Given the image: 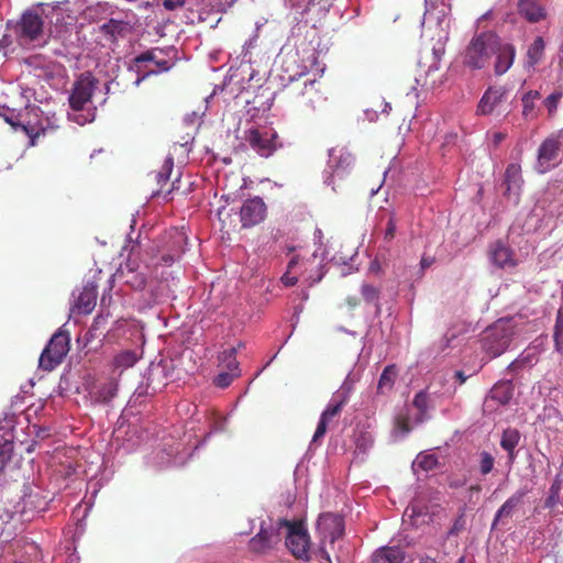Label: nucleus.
Returning a JSON list of instances; mask_svg holds the SVG:
<instances>
[{"label": "nucleus", "mask_w": 563, "mask_h": 563, "mask_svg": "<svg viewBox=\"0 0 563 563\" xmlns=\"http://www.w3.org/2000/svg\"><path fill=\"white\" fill-rule=\"evenodd\" d=\"M498 35L493 31L475 34L463 52V65L472 70L485 68L494 56Z\"/></svg>", "instance_id": "f257e3e1"}, {"label": "nucleus", "mask_w": 563, "mask_h": 563, "mask_svg": "<svg viewBox=\"0 0 563 563\" xmlns=\"http://www.w3.org/2000/svg\"><path fill=\"white\" fill-rule=\"evenodd\" d=\"M279 526L285 538V544L291 554L301 560H309L310 540L303 523L298 520L279 519Z\"/></svg>", "instance_id": "f03ea898"}, {"label": "nucleus", "mask_w": 563, "mask_h": 563, "mask_svg": "<svg viewBox=\"0 0 563 563\" xmlns=\"http://www.w3.org/2000/svg\"><path fill=\"white\" fill-rule=\"evenodd\" d=\"M69 351V335L66 331L58 330L43 350L38 364L44 371L51 372L58 366Z\"/></svg>", "instance_id": "7ed1b4c3"}, {"label": "nucleus", "mask_w": 563, "mask_h": 563, "mask_svg": "<svg viewBox=\"0 0 563 563\" xmlns=\"http://www.w3.org/2000/svg\"><path fill=\"white\" fill-rule=\"evenodd\" d=\"M283 537L279 519L268 527L262 525L260 531L249 541V549L252 553L267 555L282 544Z\"/></svg>", "instance_id": "20e7f679"}, {"label": "nucleus", "mask_w": 563, "mask_h": 563, "mask_svg": "<svg viewBox=\"0 0 563 563\" xmlns=\"http://www.w3.org/2000/svg\"><path fill=\"white\" fill-rule=\"evenodd\" d=\"M170 52H174V49H163L159 47H154L135 56L133 58V66L137 68V73H140L141 65L143 63L151 62L154 63L156 66V69L145 70L143 75L139 76L135 80V84L139 85L142 80H144L151 75L168 71L175 65V63L173 58H165L164 56L168 55V53Z\"/></svg>", "instance_id": "39448f33"}, {"label": "nucleus", "mask_w": 563, "mask_h": 563, "mask_svg": "<svg viewBox=\"0 0 563 563\" xmlns=\"http://www.w3.org/2000/svg\"><path fill=\"white\" fill-rule=\"evenodd\" d=\"M245 141L262 157H269L283 146L278 134L273 130L250 129L245 132Z\"/></svg>", "instance_id": "423d86ee"}, {"label": "nucleus", "mask_w": 563, "mask_h": 563, "mask_svg": "<svg viewBox=\"0 0 563 563\" xmlns=\"http://www.w3.org/2000/svg\"><path fill=\"white\" fill-rule=\"evenodd\" d=\"M98 80L91 73H82L74 82L71 92L68 98L69 107L74 111H80L91 101Z\"/></svg>", "instance_id": "0eeeda50"}, {"label": "nucleus", "mask_w": 563, "mask_h": 563, "mask_svg": "<svg viewBox=\"0 0 563 563\" xmlns=\"http://www.w3.org/2000/svg\"><path fill=\"white\" fill-rule=\"evenodd\" d=\"M561 145L560 133H552L541 143L537 156L538 173L544 174L558 165Z\"/></svg>", "instance_id": "6e6552de"}, {"label": "nucleus", "mask_w": 563, "mask_h": 563, "mask_svg": "<svg viewBox=\"0 0 563 563\" xmlns=\"http://www.w3.org/2000/svg\"><path fill=\"white\" fill-rule=\"evenodd\" d=\"M44 31L43 18L33 10L25 11L18 22V38L21 43L34 42L42 37Z\"/></svg>", "instance_id": "1a4fd4ad"}, {"label": "nucleus", "mask_w": 563, "mask_h": 563, "mask_svg": "<svg viewBox=\"0 0 563 563\" xmlns=\"http://www.w3.org/2000/svg\"><path fill=\"white\" fill-rule=\"evenodd\" d=\"M511 342V334L508 329L504 327H494L486 331L483 340L485 352L492 357L501 355Z\"/></svg>", "instance_id": "9d476101"}, {"label": "nucleus", "mask_w": 563, "mask_h": 563, "mask_svg": "<svg viewBox=\"0 0 563 563\" xmlns=\"http://www.w3.org/2000/svg\"><path fill=\"white\" fill-rule=\"evenodd\" d=\"M266 205L260 197L244 201L240 208V222L242 228H252L260 224L266 218Z\"/></svg>", "instance_id": "9b49d317"}, {"label": "nucleus", "mask_w": 563, "mask_h": 563, "mask_svg": "<svg viewBox=\"0 0 563 563\" xmlns=\"http://www.w3.org/2000/svg\"><path fill=\"white\" fill-rule=\"evenodd\" d=\"M174 170V158L172 156H168L165 158L161 169L156 174V181L161 186L159 190L156 192V195H163L164 199L166 201L173 200L172 195L175 191L179 190L180 185V174H177V176L172 181V185L164 189V187L167 185L172 174Z\"/></svg>", "instance_id": "f8f14e48"}, {"label": "nucleus", "mask_w": 563, "mask_h": 563, "mask_svg": "<svg viewBox=\"0 0 563 563\" xmlns=\"http://www.w3.org/2000/svg\"><path fill=\"white\" fill-rule=\"evenodd\" d=\"M507 89L504 86H490L482 96L476 113L479 115L492 114L495 109L505 100Z\"/></svg>", "instance_id": "ddd939ff"}, {"label": "nucleus", "mask_w": 563, "mask_h": 563, "mask_svg": "<svg viewBox=\"0 0 563 563\" xmlns=\"http://www.w3.org/2000/svg\"><path fill=\"white\" fill-rule=\"evenodd\" d=\"M288 89H289V93H291L296 97L301 96L302 103L306 107L313 108L314 103L318 102L322 98V96L320 93L319 85L314 79H306L302 82V87H301V84H298V82L294 84V85L289 86Z\"/></svg>", "instance_id": "4468645a"}, {"label": "nucleus", "mask_w": 563, "mask_h": 563, "mask_svg": "<svg viewBox=\"0 0 563 563\" xmlns=\"http://www.w3.org/2000/svg\"><path fill=\"white\" fill-rule=\"evenodd\" d=\"M494 48L495 60V74L500 76L504 75L512 66L516 57V48L510 43H504L498 36V45Z\"/></svg>", "instance_id": "2eb2a0df"}, {"label": "nucleus", "mask_w": 563, "mask_h": 563, "mask_svg": "<svg viewBox=\"0 0 563 563\" xmlns=\"http://www.w3.org/2000/svg\"><path fill=\"white\" fill-rule=\"evenodd\" d=\"M318 529L324 533L325 539L333 543L343 533V520L338 515H322L318 521Z\"/></svg>", "instance_id": "dca6fc26"}, {"label": "nucleus", "mask_w": 563, "mask_h": 563, "mask_svg": "<svg viewBox=\"0 0 563 563\" xmlns=\"http://www.w3.org/2000/svg\"><path fill=\"white\" fill-rule=\"evenodd\" d=\"M317 260V254L312 253L308 257L302 255H295L287 265V272L282 276V282L285 286L290 287L297 284L298 277L296 275H291V271L300 266L302 268V274H307L309 271V266L312 265Z\"/></svg>", "instance_id": "f3484780"}, {"label": "nucleus", "mask_w": 563, "mask_h": 563, "mask_svg": "<svg viewBox=\"0 0 563 563\" xmlns=\"http://www.w3.org/2000/svg\"><path fill=\"white\" fill-rule=\"evenodd\" d=\"M489 257L493 264L499 268L516 266L512 251L501 241H496L490 245Z\"/></svg>", "instance_id": "a211bd4d"}, {"label": "nucleus", "mask_w": 563, "mask_h": 563, "mask_svg": "<svg viewBox=\"0 0 563 563\" xmlns=\"http://www.w3.org/2000/svg\"><path fill=\"white\" fill-rule=\"evenodd\" d=\"M518 12L530 23H538L547 18V12L539 0H519Z\"/></svg>", "instance_id": "6ab92c4d"}, {"label": "nucleus", "mask_w": 563, "mask_h": 563, "mask_svg": "<svg viewBox=\"0 0 563 563\" xmlns=\"http://www.w3.org/2000/svg\"><path fill=\"white\" fill-rule=\"evenodd\" d=\"M526 495V489H519L512 494L497 510L494 518L493 528L496 527L497 523L504 518H511L515 511L521 506Z\"/></svg>", "instance_id": "aec40b11"}, {"label": "nucleus", "mask_w": 563, "mask_h": 563, "mask_svg": "<svg viewBox=\"0 0 563 563\" xmlns=\"http://www.w3.org/2000/svg\"><path fill=\"white\" fill-rule=\"evenodd\" d=\"M186 240L187 238L183 232L175 230L170 233L169 250L166 254L162 255V262L164 265L169 266L180 257L185 251L184 246L186 244Z\"/></svg>", "instance_id": "412c9836"}, {"label": "nucleus", "mask_w": 563, "mask_h": 563, "mask_svg": "<svg viewBox=\"0 0 563 563\" xmlns=\"http://www.w3.org/2000/svg\"><path fill=\"white\" fill-rule=\"evenodd\" d=\"M347 401L349 394L346 391L335 393L320 417L330 423L334 418L341 415Z\"/></svg>", "instance_id": "4be33fe9"}, {"label": "nucleus", "mask_w": 563, "mask_h": 563, "mask_svg": "<svg viewBox=\"0 0 563 563\" xmlns=\"http://www.w3.org/2000/svg\"><path fill=\"white\" fill-rule=\"evenodd\" d=\"M118 386V380L115 378H111L108 382L96 386L91 391V398L96 402L108 404L117 396Z\"/></svg>", "instance_id": "5701e85b"}, {"label": "nucleus", "mask_w": 563, "mask_h": 563, "mask_svg": "<svg viewBox=\"0 0 563 563\" xmlns=\"http://www.w3.org/2000/svg\"><path fill=\"white\" fill-rule=\"evenodd\" d=\"M520 432L515 428H507L503 431L500 446L508 454V462L512 464L517 457L516 448L520 441Z\"/></svg>", "instance_id": "b1692460"}, {"label": "nucleus", "mask_w": 563, "mask_h": 563, "mask_svg": "<svg viewBox=\"0 0 563 563\" xmlns=\"http://www.w3.org/2000/svg\"><path fill=\"white\" fill-rule=\"evenodd\" d=\"M59 129V124L57 123V120L54 119L53 121L51 119H46V124L44 125L43 122L40 123L38 128L32 126V125H22V130L25 132V134L30 137V145L35 146L36 140L43 135H47L49 133L55 132Z\"/></svg>", "instance_id": "393cba45"}, {"label": "nucleus", "mask_w": 563, "mask_h": 563, "mask_svg": "<svg viewBox=\"0 0 563 563\" xmlns=\"http://www.w3.org/2000/svg\"><path fill=\"white\" fill-rule=\"evenodd\" d=\"M140 357L141 354H139L136 350H123L114 355L112 360L113 369L119 371L121 374L134 366Z\"/></svg>", "instance_id": "a878e982"}, {"label": "nucleus", "mask_w": 563, "mask_h": 563, "mask_svg": "<svg viewBox=\"0 0 563 563\" xmlns=\"http://www.w3.org/2000/svg\"><path fill=\"white\" fill-rule=\"evenodd\" d=\"M97 290L95 287H84L77 300L76 308L79 313L88 314L96 307Z\"/></svg>", "instance_id": "bb28decb"}, {"label": "nucleus", "mask_w": 563, "mask_h": 563, "mask_svg": "<svg viewBox=\"0 0 563 563\" xmlns=\"http://www.w3.org/2000/svg\"><path fill=\"white\" fill-rule=\"evenodd\" d=\"M330 162L334 166V173L339 174L340 170L349 169L353 163V155L345 148H332L330 151Z\"/></svg>", "instance_id": "cd10ccee"}, {"label": "nucleus", "mask_w": 563, "mask_h": 563, "mask_svg": "<svg viewBox=\"0 0 563 563\" xmlns=\"http://www.w3.org/2000/svg\"><path fill=\"white\" fill-rule=\"evenodd\" d=\"M119 276L123 279L124 284L129 285L135 290H142L146 285V277L143 273L136 272L128 264L125 268L119 271Z\"/></svg>", "instance_id": "c85d7f7f"}, {"label": "nucleus", "mask_w": 563, "mask_h": 563, "mask_svg": "<svg viewBox=\"0 0 563 563\" xmlns=\"http://www.w3.org/2000/svg\"><path fill=\"white\" fill-rule=\"evenodd\" d=\"M514 395V386L511 382H499L494 385L490 390V398L499 405H507Z\"/></svg>", "instance_id": "c756f323"}, {"label": "nucleus", "mask_w": 563, "mask_h": 563, "mask_svg": "<svg viewBox=\"0 0 563 563\" xmlns=\"http://www.w3.org/2000/svg\"><path fill=\"white\" fill-rule=\"evenodd\" d=\"M544 51L545 42L543 37H536L527 51V65L529 67H534L536 65H538L544 57Z\"/></svg>", "instance_id": "7c9ffc66"}, {"label": "nucleus", "mask_w": 563, "mask_h": 563, "mask_svg": "<svg viewBox=\"0 0 563 563\" xmlns=\"http://www.w3.org/2000/svg\"><path fill=\"white\" fill-rule=\"evenodd\" d=\"M539 98L540 92L538 90H529L522 96V115L525 119L532 120L537 118L536 100Z\"/></svg>", "instance_id": "2f4dec72"}, {"label": "nucleus", "mask_w": 563, "mask_h": 563, "mask_svg": "<svg viewBox=\"0 0 563 563\" xmlns=\"http://www.w3.org/2000/svg\"><path fill=\"white\" fill-rule=\"evenodd\" d=\"M397 377V368L395 365H388L384 368L377 385V390L380 394L391 390L395 379Z\"/></svg>", "instance_id": "473e14b6"}, {"label": "nucleus", "mask_w": 563, "mask_h": 563, "mask_svg": "<svg viewBox=\"0 0 563 563\" xmlns=\"http://www.w3.org/2000/svg\"><path fill=\"white\" fill-rule=\"evenodd\" d=\"M563 481L558 475L549 488L548 496L544 500V508L553 510L560 503L561 490Z\"/></svg>", "instance_id": "72a5a7b5"}, {"label": "nucleus", "mask_w": 563, "mask_h": 563, "mask_svg": "<svg viewBox=\"0 0 563 563\" xmlns=\"http://www.w3.org/2000/svg\"><path fill=\"white\" fill-rule=\"evenodd\" d=\"M126 26L128 24L125 22L111 19L101 25V31L114 40L117 36H123Z\"/></svg>", "instance_id": "f704fd0d"}, {"label": "nucleus", "mask_w": 563, "mask_h": 563, "mask_svg": "<svg viewBox=\"0 0 563 563\" xmlns=\"http://www.w3.org/2000/svg\"><path fill=\"white\" fill-rule=\"evenodd\" d=\"M521 180V167L519 164H509L505 172V183L507 184V190H511L512 187L519 185Z\"/></svg>", "instance_id": "c9c22d12"}, {"label": "nucleus", "mask_w": 563, "mask_h": 563, "mask_svg": "<svg viewBox=\"0 0 563 563\" xmlns=\"http://www.w3.org/2000/svg\"><path fill=\"white\" fill-rule=\"evenodd\" d=\"M236 347H231L223 351L219 357L220 364L230 372H235L239 368V362L236 361Z\"/></svg>", "instance_id": "e433bc0d"}, {"label": "nucleus", "mask_w": 563, "mask_h": 563, "mask_svg": "<svg viewBox=\"0 0 563 563\" xmlns=\"http://www.w3.org/2000/svg\"><path fill=\"white\" fill-rule=\"evenodd\" d=\"M563 98V90L561 88L555 89L551 95H549L543 100V106L545 107L548 114L550 118L554 117L558 110V106Z\"/></svg>", "instance_id": "4c0bfd02"}, {"label": "nucleus", "mask_w": 563, "mask_h": 563, "mask_svg": "<svg viewBox=\"0 0 563 563\" xmlns=\"http://www.w3.org/2000/svg\"><path fill=\"white\" fill-rule=\"evenodd\" d=\"M379 289L371 284H363L361 286V295L366 303H375L377 309H379L378 299H379Z\"/></svg>", "instance_id": "58836bf2"}, {"label": "nucleus", "mask_w": 563, "mask_h": 563, "mask_svg": "<svg viewBox=\"0 0 563 563\" xmlns=\"http://www.w3.org/2000/svg\"><path fill=\"white\" fill-rule=\"evenodd\" d=\"M13 454V442L4 441L0 444V472L4 470L11 461Z\"/></svg>", "instance_id": "ea45409f"}, {"label": "nucleus", "mask_w": 563, "mask_h": 563, "mask_svg": "<svg viewBox=\"0 0 563 563\" xmlns=\"http://www.w3.org/2000/svg\"><path fill=\"white\" fill-rule=\"evenodd\" d=\"M495 460L489 452L483 451L479 454V471L482 475L489 474L494 468Z\"/></svg>", "instance_id": "a19ab883"}, {"label": "nucleus", "mask_w": 563, "mask_h": 563, "mask_svg": "<svg viewBox=\"0 0 563 563\" xmlns=\"http://www.w3.org/2000/svg\"><path fill=\"white\" fill-rule=\"evenodd\" d=\"M439 70V58L435 54L432 55V63L429 65L428 70L426 71V76L423 79L416 78V81L421 86L433 85L435 80H429V77Z\"/></svg>", "instance_id": "79ce46f5"}, {"label": "nucleus", "mask_w": 563, "mask_h": 563, "mask_svg": "<svg viewBox=\"0 0 563 563\" xmlns=\"http://www.w3.org/2000/svg\"><path fill=\"white\" fill-rule=\"evenodd\" d=\"M0 117L3 118V120L9 123L11 126H13L14 129L16 128H21L22 129V123L19 122L18 120V114L15 113L14 110L12 109H9L8 107H0Z\"/></svg>", "instance_id": "37998d69"}, {"label": "nucleus", "mask_w": 563, "mask_h": 563, "mask_svg": "<svg viewBox=\"0 0 563 563\" xmlns=\"http://www.w3.org/2000/svg\"><path fill=\"white\" fill-rule=\"evenodd\" d=\"M384 559L389 563H401L405 559L404 552L399 548L383 549Z\"/></svg>", "instance_id": "c03bdc74"}, {"label": "nucleus", "mask_w": 563, "mask_h": 563, "mask_svg": "<svg viewBox=\"0 0 563 563\" xmlns=\"http://www.w3.org/2000/svg\"><path fill=\"white\" fill-rule=\"evenodd\" d=\"M412 405L419 410L421 415H426L429 408V397L424 390L416 394Z\"/></svg>", "instance_id": "a18cd8bd"}, {"label": "nucleus", "mask_w": 563, "mask_h": 563, "mask_svg": "<svg viewBox=\"0 0 563 563\" xmlns=\"http://www.w3.org/2000/svg\"><path fill=\"white\" fill-rule=\"evenodd\" d=\"M416 463L424 471L433 470L438 464V459L432 454L418 455Z\"/></svg>", "instance_id": "49530a36"}, {"label": "nucleus", "mask_w": 563, "mask_h": 563, "mask_svg": "<svg viewBox=\"0 0 563 563\" xmlns=\"http://www.w3.org/2000/svg\"><path fill=\"white\" fill-rule=\"evenodd\" d=\"M554 342L556 349H560L563 345V313L561 311H559L556 316L554 328Z\"/></svg>", "instance_id": "de8ad7c7"}, {"label": "nucleus", "mask_w": 563, "mask_h": 563, "mask_svg": "<svg viewBox=\"0 0 563 563\" xmlns=\"http://www.w3.org/2000/svg\"><path fill=\"white\" fill-rule=\"evenodd\" d=\"M234 376H238V374H235L234 372H230V371L220 373L214 378V384H216V386H218L220 388H225L232 383Z\"/></svg>", "instance_id": "09e8293b"}, {"label": "nucleus", "mask_w": 563, "mask_h": 563, "mask_svg": "<svg viewBox=\"0 0 563 563\" xmlns=\"http://www.w3.org/2000/svg\"><path fill=\"white\" fill-rule=\"evenodd\" d=\"M329 423L320 417L317 429L314 431L312 442H318L327 433Z\"/></svg>", "instance_id": "8fccbe9b"}, {"label": "nucleus", "mask_w": 563, "mask_h": 563, "mask_svg": "<svg viewBox=\"0 0 563 563\" xmlns=\"http://www.w3.org/2000/svg\"><path fill=\"white\" fill-rule=\"evenodd\" d=\"M396 235V220L395 217L391 216L387 222V228L385 230L384 239L385 241H391Z\"/></svg>", "instance_id": "3c124183"}, {"label": "nucleus", "mask_w": 563, "mask_h": 563, "mask_svg": "<svg viewBox=\"0 0 563 563\" xmlns=\"http://www.w3.org/2000/svg\"><path fill=\"white\" fill-rule=\"evenodd\" d=\"M163 373H164V368L161 367L159 365L150 368V373H148V377H147V386L148 387L152 386L155 382V378L158 377L159 375H162Z\"/></svg>", "instance_id": "603ef678"}, {"label": "nucleus", "mask_w": 563, "mask_h": 563, "mask_svg": "<svg viewBox=\"0 0 563 563\" xmlns=\"http://www.w3.org/2000/svg\"><path fill=\"white\" fill-rule=\"evenodd\" d=\"M314 559L319 563H331L329 553L321 547L314 553Z\"/></svg>", "instance_id": "864d4df0"}, {"label": "nucleus", "mask_w": 563, "mask_h": 563, "mask_svg": "<svg viewBox=\"0 0 563 563\" xmlns=\"http://www.w3.org/2000/svg\"><path fill=\"white\" fill-rule=\"evenodd\" d=\"M186 0H163V5L166 10L173 11L181 8Z\"/></svg>", "instance_id": "5fc2aeb1"}, {"label": "nucleus", "mask_w": 563, "mask_h": 563, "mask_svg": "<svg viewBox=\"0 0 563 563\" xmlns=\"http://www.w3.org/2000/svg\"><path fill=\"white\" fill-rule=\"evenodd\" d=\"M464 519L463 516H460L453 523L452 528L449 531L450 536H456L464 528Z\"/></svg>", "instance_id": "6e6d98bb"}, {"label": "nucleus", "mask_w": 563, "mask_h": 563, "mask_svg": "<svg viewBox=\"0 0 563 563\" xmlns=\"http://www.w3.org/2000/svg\"><path fill=\"white\" fill-rule=\"evenodd\" d=\"M396 426L399 430H401L404 433H407L409 432L410 428H409V422L406 418H398L396 420Z\"/></svg>", "instance_id": "4d7b16f0"}, {"label": "nucleus", "mask_w": 563, "mask_h": 563, "mask_svg": "<svg viewBox=\"0 0 563 563\" xmlns=\"http://www.w3.org/2000/svg\"><path fill=\"white\" fill-rule=\"evenodd\" d=\"M317 266H318V271H319L318 274L316 276H313V275L307 276L308 279L311 280V284L319 283L323 277L322 265L320 263H318Z\"/></svg>", "instance_id": "13d9d810"}, {"label": "nucleus", "mask_w": 563, "mask_h": 563, "mask_svg": "<svg viewBox=\"0 0 563 563\" xmlns=\"http://www.w3.org/2000/svg\"><path fill=\"white\" fill-rule=\"evenodd\" d=\"M434 263V257L429 256H422L420 261L421 269L424 271L426 268L430 267Z\"/></svg>", "instance_id": "bf43d9fd"}, {"label": "nucleus", "mask_w": 563, "mask_h": 563, "mask_svg": "<svg viewBox=\"0 0 563 563\" xmlns=\"http://www.w3.org/2000/svg\"><path fill=\"white\" fill-rule=\"evenodd\" d=\"M219 220L222 222V227L224 228L227 224V219L230 217V213L225 210V208H221L218 210Z\"/></svg>", "instance_id": "052dcab7"}, {"label": "nucleus", "mask_w": 563, "mask_h": 563, "mask_svg": "<svg viewBox=\"0 0 563 563\" xmlns=\"http://www.w3.org/2000/svg\"><path fill=\"white\" fill-rule=\"evenodd\" d=\"M525 362L521 361V360H516L514 362H511L508 366V369L511 371V372H515L519 368H521L523 366Z\"/></svg>", "instance_id": "680f3d73"}, {"label": "nucleus", "mask_w": 563, "mask_h": 563, "mask_svg": "<svg viewBox=\"0 0 563 563\" xmlns=\"http://www.w3.org/2000/svg\"><path fill=\"white\" fill-rule=\"evenodd\" d=\"M454 377L459 382V384H464L467 378L463 371H456L454 373Z\"/></svg>", "instance_id": "e2e57ef3"}, {"label": "nucleus", "mask_w": 563, "mask_h": 563, "mask_svg": "<svg viewBox=\"0 0 563 563\" xmlns=\"http://www.w3.org/2000/svg\"><path fill=\"white\" fill-rule=\"evenodd\" d=\"M346 303L350 308L354 309L355 307L358 306L360 301L356 297H347Z\"/></svg>", "instance_id": "0e129e2a"}, {"label": "nucleus", "mask_w": 563, "mask_h": 563, "mask_svg": "<svg viewBox=\"0 0 563 563\" xmlns=\"http://www.w3.org/2000/svg\"><path fill=\"white\" fill-rule=\"evenodd\" d=\"M506 135L501 132H497L494 134V143L497 145L499 144L500 142H503L505 140Z\"/></svg>", "instance_id": "69168bd1"}, {"label": "nucleus", "mask_w": 563, "mask_h": 563, "mask_svg": "<svg viewBox=\"0 0 563 563\" xmlns=\"http://www.w3.org/2000/svg\"><path fill=\"white\" fill-rule=\"evenodd\" d=\"M102 322H106V319L102 317H98L95 319L91 329L96 330Z\"/></svg>", "instance_id": "338daca9"}, {"label": "nucleus", "mask_w": 563, "mask_h": 563, "mask_svg": "<svg viewBox=\"0 0 563 563\" xmlns=\"http://www.w3.org/2000/svg\"><path fill=\"white\" fill-rule=\"evenodd\" d=\"M561 55L559 56V66L563 68V45L560 48Z\"/></svg>", "instance_id": "774afa93"}]
</instances>
